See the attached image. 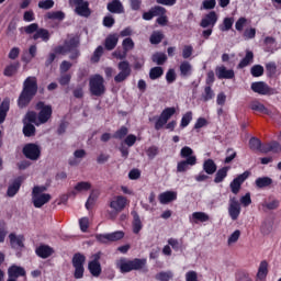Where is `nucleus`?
Here are the masks:
<instances>
[{
	"instance_id": "26",
	"label": "nucleus",
	"mask_w": 281,
	"mask_h": 281,
	"mask_svg": "<svg viewBox=\"0 0 281 281\" xmlns=\"http://www.w3.org/2000/svg\"><path fill=\"white\" fill-rule=\"evenodd\" d=\"M35 254L36 256H38V258H43V260L49 258V256H52V254H54V248L47 246V245H40L36 249H35Z\"/></svg>"
},
{
	"instance_id": "21",
	"label": "nucleus",
	"mask_w": 281,
	"mask_h": 281,
	"mask_svg": "<svg viewBox=\"0 0 281 281\" xmlns=\"http://www.w3.org/2000/svg\"><path fill=\"white\" fill-rule=\"evenodd\" d=\"M158 201L161 205H168L172 201H177V191H165L158 195Z\"/></svg>"
},
{
	"instance_id": "18",
	"label": "nucleus",
	"mask_w": 281,
	"mask_h": 281,
	"mask_svg": "<svg viewBox=\"0 0 281 281\" xmlns=\"http://www.w3.org/2000/svg\"><path fill=\"white\" fill-rule=\"evenodd\" d=\"M128 202V199L124 195H116L113 198V200L110 202V207L114 210V212H122L126 207V203Z\"/></svg>"
},
{
	"instance_id": "64",
	"label": "nucleus",
	"mask_w": 281,
	"mask_h": 281,
	"mask_svg": "<svg viewBox=\"0 0 281 281\" xmlns=\"http://www.w3.org/2000/svg\"><path fill=\"white\" fill-rule=\"evenodd\" d=\"M237 281H251V278L249 277V273L247 271H239L236 274Z\"/></svg>"
},
{
	"instance_id": "13",
	"label": "nucleus",
	"mask_w": 281,
	"mask_h": 281,
	"mask_svg": "<svg viewBox=\"0 0 281 281\" xmlns=\"http://www.w3.org/2000/svg\"><path fill=\"white\" fill-rule=\"evenodd\" d=\"M251 177L250 171H244L241 175H238L231 183V192L233 194H238L240 192V188H243V184Z\"/></svg>"
},
{
	"instance_id": "25",
	"label": "nucleus",
	"mask_w": 281,
	"mask_h": 281,
	"mask_svg": "<svg viewBox=\"0 0 281 281\" xmlns=\"http://www.w3.org/2000/svg\"><path fill=\"white\" fill-rule=\"evenodd\" d=\"M106 10L111 12V14H122L124 12V4L120 0H112L108 3Z\"/></svg>"
},
{
	"instance_id": "22",
	"label": "nucleus",
	"mask_w": 281,
	"mask_h": 281,
	"mask_svg": "<svg viewBox=\"0 0 281 281\" xmlns=\"http://www.w3.org/2000/svg\"><path fill=\"white\" fill-rule=\"evenodd\" d=\"M120 42V35L110 34L105 37L104 47L108 52H113L115 47H117V43Z\"/></svg>"
},
{
	"instance_id": "31",
	"label": "nucleus",
	"mask_w": 281,
	"mask_h": 281,
	"mask_svg": "<svg viewBox=\"0 0 281 281\" xmlns=\"http://www.w3.org/2000/svg\"><path fill=\"white\" fill-rule=\"evenodd\" d=\"M203 170L206 175H214L217 170L216 162H214V160H212L211 158L204 160Z\"/></svg>"
},
{
	"instance_id": "15",
	"label": "nucleus",
	"mask_w": 281,
	"mask_h": 281,
	"mask_svg": "<svg viewBox=\"0 0 281 281\" xmlns=\"http://www.w3.org/2000/svg\"><path fill=\"white\" fill-rule=\"evenodd\" d=\"M122 238H124V232L122 231L105 235H97V240H99V243H115L117 240H122Z\"/></svg>"
},
{
	"instance_id": "61",
	"label": "nucleus",
	"mask_w": 281,
	"mask_h": 281,
	"mask_svg": "<svg viewBox=\"0 0 281 281\" xmlns=\"http://www.w3.org/2000/svg\"><path fill=\"white\" fill-rule=\"evenodd\" d=\"M236 151L234 150V148H228L226 150V158L224 160V164H232L233 159H236Z\"/></svg>"
},
{
	"instance_id": "42",
	"label": "nucleus",
	"mask_w": 281,
	"mask_h": 281,
	"mask_svg": "<svg viewBox=\"0 0 281 281\" xmlns=\"http://www.w3.org/2000/svg\"><path fill=\"white\" fill-rule=\"evenodd\" d=\"M266 74L268 78H276V74H278V65H276V61L266 64Z\"/></svg>"
},
{
	"instance_id": "43",
	"label": "nucleus",
	"mask_w": 281,
	"mask_h": 281,
	"mask_svg": "<svg viewBox=\"0 0 281 281\" xmlns=\"http://www.w3.org/2000/svg\"><path fill=\"white\" fill-rule=\"evenodd\" d=\"M175 278V273L170 270L168 271H160L155 276L157 281H170Z\"/></svg>"
},
{
	"instance_id": "9",
	"label": "nucleus",
	"mask_w": 281,
	"mask_h": 281,
	"mask_svg": "<svg viewBox=\"0 0 281 281\" xmlns=\"http://www.w3.org/2000/svg\"><path fill=\"white\" fill-rule=\"evenodd\" d=\"M22 153L26 159H30V161H38L41 159V146L36 143L26 144L23 147Z\"/></svg>"
},
{
	"instance_id": "56",
	"label": "nucleus",
	"mask_w": 281,
	"mask_h": 281,
	"mask_svg": "<svg viewBox=\"0 0 281 281\" xmlns=\"http://www.w3.org/2000/svg\"><path fill=\"white\" fill-rule=\"evenodd\" d=\"M262 146V142L259 138L251 137L249 140V148L250 150H260Z\"/></svg>"
},
{
	"instance_id": "27",
	"label": "nucleus",
	"mask_w": 281,
	"mask_h": 281,
	"mask_svg": "<svg viewBox=\"0 0 281 281\" xmlns=\"http://www.w3.org/2000/svg\"><path fill=\"white\" fill-rule=\"evenodd\" d=\"M68 52H74L80 47V36L74 35L64 42Z\"/></svg>"
},
{
	"instance_id": "20",
	"label": "nucleus",
	"mask_w": 281,
	"mask_h": 281,
	"mask_svg": "<svg viewBox=\"0 0 281 281\" xmlns=\"http://www.w3.org/2000/svg\"><path fill=\"white\" fill-rule=\"evenodd\" d=\"M9 240H10V246L12 249H16V248H23L25 247V236L23 235H18L15 233H11L9 235Z\"/></svg>"
},
{
	"instance_id": "19",
	"label": "nucleus",
	"mask_w": 281,
	"mask_h": 281,
	"mask_svg": "<svg viewBox=\"0 0 281 281\" xmlns=\"http://www.w3.org/2000/svg\"><path fill=\"white\" fill-rule=\"evenodd\" d=\"M166 12H167L166 8L161 5H155L150 8V10H148L147 12L143 13V19L144 21H153L155 16H159V14H166Z\"/></svg>"
},
{
	"instance_id": "5",
	"label": "nucleus",
	"mask_w": 281,
	"mask_h": 281,
	"mask_svg": "<svg viewBox=\"0 0 281 281\" xmlns=\"http://www.w3.org/2000/svg\"><path fill=\"white\" fill-rule=\"evenodd\" d=\"M89 89L91 95H95V98H101L106 93V86H104V77L101 75H94L89 80Z\"/></svg>"
},
{
	"instance_id": "28",
	"label": "nucleus",
	"mask_w": 281,
	"mask_h": 281,
	"mask_svg": "<svg viewBox=\"0 0 281 281\" xmlns=\"http://www.w3.org/2000/svg\"><path fill=\"white\" fill-rule=\"evenodd\" d=\"M131 214L133 216V222H132L133 233L139 234V232H142V228L144 227V225L142 224V218L139 217V213H137V211H132Z\"/></svg>"
},
{
	"instance_id": "41",
	"label": "nucleus",
	"mask_w": 281,
	"mask_h": 281,
	"mask_svg": "<svg viewBox=\"0 0 281 281\" xmlns=\"http://www.w3.org/2000/svg\"><path fill=\"white\" fill-rule=\"evenodd\" d=\"M23 135L24 137H34L36 135V127L34 124L24 122Z\"/></svg>"
},
{
	"instance_id": "48",
	"label": "nucleus",
	"mask_w": 281,
	"mask_h": 281,
	"mask_svg": "<svg viewBox=\"0 0 281 281\" xmlns=\"http://www.w3.org/2000/svg\"><path fill=\"white\" fill-rule=\"evenodd\" d=\"M175 113H177V109L175 106L171 108H166L165 110H162V112L160 113V116L168 122V120H170V117H172V115H175Z\"/></svg>"
},
{
	"instance_id": "29",
	"label": "nucleus",
	"mask_w": 281,
	"mask_h": 281,
	"mask_svg": "<svg viewBox=\"0 0 281 281\" xmlns=\"http://www.w3.org/2000/svg\"><path fill=\"white\" fill-rule=\"evenodd\" d=\"M207 221H210V215L205 212H193L190 217V222L195 223V225L198 223H207Z\"/></svg>"
},
{
	"instance_id": "24",
	"label": "nucleus",
	"mask_w": 281,
	"mask_h": 281,
	"mask_svg": "<svg viewBox=\"0 0 281 281\" xmlns=\"http://www.w3.org/2000/svg\"><path fill=\"white\" fill-rule=\"evenodd\" d=\"M24 276H26V272H25V268H23V267L12 265L8 269V277L9 278L18 279V278H24Z\"/></svg>"
},
{
	"instance_id": "10",
	"label": "nucleus",
	"mask_w": 281,
	"mask_h": 281,
	"mask_svg": "<svg viewBox=\"0 0 281 281\" xmlns=\"http://www.w3.org/2000/svg\"><path fill=\"white\" fill-rule=\"evenodd\" d=\"M117 69H119V74L114 77V82H124V80H126L131 74L133 72V70L131 69V63H128V60H122L117 64Z\"/></svg>"
},
{
	"instance_id": "14",
	"label": "nucleus",
	"mask_w": 281,
	"mask_h": 281,
	"mask_svg": "<svg viewBox=\"0 0 281 281\" xmlns=\"http://www.w3.org/2000/svg\"><path fill=\"white\" fill-rule=\"evenodd\" d=\"M218 23V15L215 13V11H210L205 16L202 18L200 22V27H203L204 30L210 27L214 29V26Z\"/></svg>"
},
{
	"instance_id": "60",
	"label": "nucleus",
	"mask_w": 281,
	"mask_h": 281,
	"mask_svg": "<svg viewBox=\"0 0 281 281\" xmlns=\"http://www.w3.org/2000/svg\"><path fill=\"white\" fill-rule=\"evenodd\" d=\"M166 80L168 85H172L177 80V72L175 69L170 68L166 74Z\"/></svg>"
},
{
	"instance_id": "50",
	"label": "nucleus",
	"mask_w": 281,
	"mask_h": 281,
	"mask_svg": "<svg viewBox=\"0 0 281 281\" xmlns=\"http://www.w3.org/2000/svg\"><path fill=\"white\" fill-rule=\"evenodd\" d=\"M58 82L61 87H67V85H69V82H71V74L60 72Z\"/></svg>"
},
{
	"instance_id": "34",
	"label": "nucleus",
	"mask_w": 281,
	"mask_h": 281,
	"mask_svg": "<svg viewBox=\"0 0 281 281\" xmlns=\"http://www.w3.org/2000/svg\"><path fill=\"white\" fill-rule=\"evenodd\" d=\"M267 276H269V263L267 262V260H263L259 265L257 278L259 280H265V278H267Z\"/></svg>"
},
{
	"instance_id": "2",
	"label": "nucleus",
	"mask_w": 281,
	"mask_h": 281,
	"mask_svg": "<svg viewBox=\"0 0 281 281\" xmlns=\"http://www.w3.org/2000/svg\"><path fill=\"white\" fill-rule=\"evenodd\" d=\"M180 157L183 160H180L177 164V172H188L190 168L196 166V155H194V149L190 146H184L180 150Z\"/></svg>"
},
{
	"instance_id": "8",
	"label": "nucleus",
	"mask_w": 281,
	"mask_h": 281,
	"mask_svg": "<svg viewBox=\"0 0 281 281\" xmlns=\"http://www.w3.org/2000/svg\"><path fill=\"white\" fill-rule=\"evenodd\" d=\"M70 8H75L76 14L78 16H83L85 19H89L91 16V9L89 8V1L86 0H69L68 1Z\"/></svg>"
},
{
	"instance_id": "33",
	"label": "nucleus",
	"mask_w": 281,
	"mask_h": 281,
	"mask_svg": "<svg viewBox=\"0 0 281 281\" xmlns=\"http://www.w3.org/2000/svg\"><path fill=\"white\" fill-rule=\"evenodd\" d=\"M20 67L21 64L19 61H14L4 68L3 75L7 76V78H12V76L19 71Z\"/></svg>"
},
{
	"instance_id": "53",
	"label": "nucleus",
	"mask_w": 281,
	"mask_h": 281,
	"mask_svg": "<svg viewBox=\"0 0 281 281\" xmlns=\"http://www.w3.org/2000/svg\"><path fill=\"white\" fill-rule=\"evenodd\" d=\"M234 26V18H225L223 21V25L220 26L221 32H229V30Z\"/></svg>"
},
{
	"instance_id": "57",
	"label": "nucleus",
	"mask_w": 281,
	"mask_h": 281,
	"mask_svg": "<svg viewBox=\"0 0 281 281\" xmlns=\"http://www.w3.org/2000/svg\"><path fill=\"white\" fill-rule=\"evenodd\" d=\"M262 207H266V210H278V207H280V200H272L271 202H263Z\"/></svg>"
},
{
	"instance_id": "52",
	"label": "nucleus",
	"mask_w": 281,
	"mask_h": 281,
	"mask_svg": "<svg viewBox=\"0 0 281 281\" xmlns=\"http://www.w3.org/2000/svg\"><path fill=\"white\" fill-rule=\"evenodd\" d=\"M122 47L124 52H131V49H135V42H133V38L126 37L122 42Z\"/></svg>"
},
{
	"instance_id": "40",
	"label": "nucleus",
	"mask_w": 281,
	"mask_h": 281,
	"mask_svg": "<svg viewBox=\"0 0 281 281\" xmlns=\"http://www.w3.org/2000/svg\"><path fill=\"white\" fill-rule=\"evenodd\" d=\"M88 270L93 278H100V274L102 273V265L88 262Z\"/></svg>"
},
{
	"instance_id": "37",
	"label": "nucleus",
	"mask_w": 281,
	"mask_h": 281,
	"mask_svg": "<svg viewBox=\"0 0 281 281\" xmlns=\"http://www.w3.org/2000/svg\"><path fill=\"white\" fill-rule=\"evenodd\" d=\"M254 61V52L247 50L245 57L239 61L238 69H245Z\"/></svg>"
},
{
	"instance_id": "59",
	"label": "nucleus",
	"mask_w": 281,
	"mask_h": 281,
	"mask_svg": "<svg viewBox=\"0 0 281 281\" xmlns=\"http://www.w3.org/2000/svg\"><path fill=\"white\" fill-rule=\"evenodd\" d=\"M38 8L41 10H52L54 8V0H42L38 2Z\"/></svg>"
},
{
	"instance_id": "47",
	"label": "nucleus",
	"mask_w": 281,
	"mask_h": 281,
	"mask_svg": "<svg viewBox=\"0 0 281 281\" xmlns=\"http://www.w3.org/2000/svg\"><path fill=\"white\" fill-rule=\"evenodd\" d=\"M214 98V90H212V86L204 87V93L202 94L203 102H210Z\"/></svg>"
},
{
	"instance_id": "1",
	"label": "nucleus",
	"mask_w": 281,
	"mask_h": 281,
	"mask_svg": "<svg viewBox=\"0 0 281 281\" xmlns=\"http://www.w3.org/2000/svg\"><path fill=\"white\" fill-rule=\"evenodd\" d=\"M38 93V80L35 76L27 77L23 82V89L18 99V106L25 109Z\"/></svg>"
},
{
	"instance_id": "7",
	"label": "nucleus",
	"mask_w": 281,
	"mask_h": 281,
	"mask_svg": "<svg viewBox=\"0 0 281 281\" xmlns=\"http://www.w3.org/2000/svg\"><path fill=\"white\" fill-rule=\"evenodd\" d=\"M85 262H87V257L81 252H76L72 256V267L75 269L74 278L75 280H82L85 278Z\"/></svg>"
},
{
	"instance_id": "38",
	"label": "nucleus",
	"mask_w": 281,
	"mask_h": 281,
	"mask_svg": "<svg viewBox=\"0 0 281 281\" xmlns=\"http://www.w3.org/2000/svg\"><path fill=\"white\" fill-rule=\"evenodd\" d=\"M45 19H48L49 21H65V12L49 11L45 14Z\"/></svg>"
},
{
	"instance_id": "36",
	"label": "nucleus",
	"mask_w": 281,
	"mask_h": 281,
	"mask_svg": "<svg viewBox=\"0 0 281 281\" xmlns=\"http://www.w3.org/2000/svg\"><path fill=\"white\" fill-rule=\"evenodd\" d=\"M272 183L273 179H271L270 177H260L257 178L255 181L256 188H259L260 190H262V188H269V186H271Z\"/></svg>"
},
{
	"instance_id": "63",
	"label": "nucleus",
	"mask_w": 281,
	"mask_h": 281,
	"mask_svg": "<svg viewBox=\"0 0 281 281\" xmlns=\"http://www.w3.org/2000/svg\"><path fill=\"white\" fill-rule=\"evenodd\" d=\"M25 34H36L38 32V23H32L24 27Z\"/></svg>"
},
{
	"instance_id": "12",
	"label": "nucleus",
	"mask_w": 281,
	"mask_h": 281,
	"mask_svg": "<svg viewBox=\"0 0 281 281\" xmlns=\"http://www.w3.org/2000/svg\"><path fill=\"white\" fill-rule=\"evenodd\" d=\"M250 89L259 95H276V88L269 87L265 81L252 82Z\"/></svg>"
},
{
	"instance_id": "46",
	"label": "nucleus",
	"mask_w": 281,
	"mask_h": 281,
	"mask_svg": "<svg viewBox=\"0 0 281 281\" xmlns=\"http://www.w3.org/2000/svg\"><path fill=\"white\" fill-rule=\"evenodd\" d=\"M153 63H156V65H164L166 60H168V56L164 53H156L151 57Z\"/></svg>"
},
{
	"instance_id": "6",
	"label": "nucleus",
	"mask_w": 281,
	"mask_h": 281,
	"mask_svg": "<svg viewBox=\"0 0 281 281\" xmlns=\"http://www.w3.org/2000/svg\"><path fill=\"white\" fill-rule=\"evenodd\" d=\"M249 109H251V111H257L258 113H263V115H269V117H271L272 120H277V122H280L281 120V114L280 111H278V109H268L267 106H265V104L260 103L259 101H252L249 104Z\"/></svg>"
},
{
	"instance_id": "51",
	"label": "nucleus",
	"mask_w": 281,
	"mask_h": 281,
	"mask_svg": "<svg viewBox=\"0 0 281 281\" xmlns=\"http://www.w3.org/2000/svg\"><path fill=\"white\" fill-rule=\"evenodd\" d=\"M128 135V127L126 126H121L120 130H117L114 134H113V138L114 139H124L126 136Z\"/></svg>"
},
{
	"instance_id": "49",
	"label": "nucleus",
	"mask_w": 281,
	"mask_h": 281,
	"mask_svg": "<svg viewBox=\"0 0 281 281\" xmlns=\"http://www.w3.org/2000/svg\"><path fill=\"white\" fill-rule=\"evenodd\" d=\"M190 122H192V111H189L182 115V119L180 122V127L186 128V127L190 126Z\"/></svg>"
},
{
	"instance_id": "3",
	"label": "nucleus",
	"mask_w": 281,
	"mask_h": 281,
	"mask_svg": "<svg viewBox=\"0 0 281 281\" xmlns=\"http://www.w3.org/2000/svg\"><path fill=\"white\" fill-rule=\"evenodd\" d=\"M121 273H131V271H142L146 267V259L134 258L133 260L121 258L116 262Z\"/></svg>"
},
{
	"instance_id": "62",
	"label": "nucleus",
	"mask_w": 281,
	"mask_h": 281,
	"mask_svg": "<svg viewBox=\"0 0 281 281\" xmlns=\"http://www.w3.org/2000/svg\"><path fill=\"white\" fill-rule=\"evenodd\" d=\"M192 52H194V47H192V45H184L182 48V58H190L192 56Z\"/></svg>"
},
{
	"instance_id": "39",
	"label": "nucleus",
	"mask_w": 281,
	"mask_h": 281,
	"mask_svg": "<svg viewBox=\"0 0 281 281\" xmlns=\"http://www.w3.org/2000/svg\"><path fill=\"white\" fill-rule=\"evenodd\" d=\"M179 69L182 78H188V76H192V65H190V61H182Z\"/></svg>"
},
{
	"instance_id": "16",
	"label": "nucleus",
	"mask_w": 281,
	"mask_h": 281,
	"mask_svg": "<svg viewBox=\"0 0 281 281\" xmlns=\"http://www.w3.org/2000/svg\"><path fill=\"white\" fill-rule=\"evenodd\" d=\"M215 76L218 80H233V78H236L234 69H227L225 66H217L215 68Z\"/></svg>"
},
{
	"instance_id": "4",
	"label": "nucleus",
	"mask_w": 281,
	"mask_h": 281,
	"mask_svg": "<svg viewBox=\"0 0 281 281\" xmlns=\"http://www.w3.org/2000/svg\"><path fill=\"white\" fill-rule=\"evenodd\" d=\"M47 192V187L45 186H35L32 190V203L34 207L41 209L43 205H46V203H49L52 201V194L49 193H43Z\"/></svg>"
},
{
	"instance_id": "45",
	"label": "nucleus",
	"mask_w": 281,
	"mask_h": 281,
	"mask_svg": "<svg viewBox=\"0 0 281 281\" xmlns=\"http://www.w3.org/2000/svg\"><path fill=\"white\" fill-rule=\"evenodd\" d=\"M250 74L254 78H260V76H265V67L262 65H255L251 67Z\"/></svg>"
},
{
	"instance_id": "35",
	"label": "nucleus",
	"mask_w": 281,
	"mask_h": 281,
	"mask_svg": "<svg viewBox=\"0 0 281 281\" xmlns=\"http://www.w3.org/2000/svg\"><path fill=\"white\" fill-rule=\"evenodd\" d=\"M8 111H10V101L3 100L0 104V124L5 122V117H8Z\"/></svg>"
},
{
	"instance_id": "58",
	"label": "nucleus",
	"mask_w": 281,
	"mask_h": 281,
	"mask_svg": "<svg viewBox=\"0 0 281 281\" xmlns=\"http://www.w3.org/2000/svg\"><path fill=\"white\" fill-rule=\"evenodd\" d=\"M75 190L77 192H82V190H85V191L91 190V183L90 182H85V181L78 182L75 186Z\"/></svg>"
},
{
	"instance_id": "55",
	"label": "nucleus",
	"mask_w": 281,
	"mask_h": 281,
	"mask_svg": "<svg viewBox=\"0 0 281 281\" xmlns=\"http://www.w3.org/2000/svg\"><path fill=\"white\" fill-rule=\"evenodd\" d=\"M146 155L148 159H155L159 155V147L153 145L146 149Z\"/></svg>"
},
{
	"instance_id": "23",
	"label": "nucleus",
	"mask_w": 281,
	"mask_h": 281,
	"mask_svg": "<svg viewBox=\"0 0 281 281\" xmlns=\"http://www.w3.org/2000/svg\"><path fill=\"white\" fill-rule=\"evenodd\" d=\"M21 183H23L21 177L15 178L13 182L8 187L7 196H16V194H19V191L21 190Z\"/></svg>"
},
{
	"instance_id": "44",
	"label": "nucleus",
	"mask_w": 281,
	"mask_h": 281,
	"mask_svg": "<svg viewBox=\"0 0 281 281\" xmlns=\"http://www.w3.org/2000/svg\"><path fill=\"white\" fill-rule=\"evenodd\" d=\"M162 76H164V68L161 66L153 67L149 70L150 80H158V78H161Z\"/></svg>"
},
{
	"instance_id": "11",
	"label": "nucleus",
	"mask_w": 281,
	"mask_h": 281,
	"mask_svg": "<svg viewBox=\"0 0 281 281\" xmlns=\"http://www.w3.org/2000/svg\"><path fill=\"white\" fill-rule=\"evenodd\" d=\"M36 109L40 111L37 116L40 124H47L53 113L52 105H45V102L40 101L36 103Z\"/></svg>"
},
{
	"instance_id": "32",
	"label": "nucleus",
	"mask_w": 281,
	"mask_h": 281,
	"mask_svg": "<svg viewBox=\"0 0 281 281\" xmlns=\"http://www.w3.org/2000/svg\"><path fill=\"white\" fill-rule=\"evenodd\" d=\"M52 35H49V31L47 29H38L35 34H33V41H38L42 38L44 43H47Z\"/></svg>"
},
{
	"instance_id": "54",
	"label": "nucleus",
	"mask_w": 281,
	"mask_h": 281,
	"mask_svg": "<svg viewBox=\"0 0 281 281\" xmlns=\"http://www.w3.org/2000/svg\"><path fill=\"white\" fill-rule=\"evenodd\" d=\"M265 153H278L280 150V143L271 142L266 145Z\"/></svg>"
},
{
	"instance_id": "17",
	"label": "nucleus",
	"mask_w": 281,
	"mask_h": 281,
	"mask_svg": "<svg viewBox=\"0 0 281 281\" xmlns=\"http://www.w3.org/2000/svg\"><path fill=\"white\" fill-rule=\"evenodd\" d=\"M228 214L232 221H238V217L240 216V203L236 196L229 199Z\"/></svg>"
},
{
	"instance_id": "30",
	"label": "nucleus",
	"mask_w": 281,
	"mask_h": 281,
	"mask_svg": "<svg viewBox=\"0 0 281 281\" xmlns=\"http://www.w3.org/2000/svg\"><path fill=\"white\" fill-rule=\"evenodd\" d=\"M231 167H222L215 171L214 183H223L227 179V173L229 172Z\"/></svg>"
}]
</instances>
